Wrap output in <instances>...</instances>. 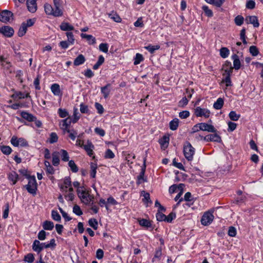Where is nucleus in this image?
<instances>
[{"mask_svg": "<svg viewBox=\"0 0 263 263\" xmlns=\"http://www.w3.org/2000/svg\"><path fill=\"white\" fill-rule=\"evenodd\" d=\"M26 177L28 180V183L25 185L26 189L28 192L35 195L37 190V183L35 176H31L29 175H26Z\"/></svg>", "mask_w": 263, "mask_h": 263, "instance_id": "nucleus-2", "label": "nucleus"}, {"mask_svg": "<svg viewBox=\"0 0 263 263\" xmlns=\"http://www.w3.org/2000/svg\"><path fill=\"white\" fill-rule=\"evenodd\" d=\"M59 153L54 152L52 153V164L54 166H58L60 163V159Z\"/></svg>", "mask_w": 263, "mask_h": 263, "instance_id": "nucleus-32", "label": "nucleus"}, {"mask_svg": "<svg viewBox=\"0 0 263 263\" xmlns=\"http://www.w3.org/2000/svg\"><path fill=\"white\" fill-rule=\"evenodd\" d=\"M51 217L52 218L57 221H61V217L60 215L58 213L57 211H52L51 212Z\"/></svg>", "mask_w": 263, "mask_h": 263, "instance_id": "nucleus-47", "label": "nucleus"}, {"mask_svg": "<svg viewBox=\"0 0 263 263\" xmlns=\"http://www.w3.org/2000/svg\"><path fill=\"white\" fill-rule=\"evenodd\" d=\"M11 143L14 146H21L22 147L28 145L27 141L23 138H18L15 136H13L11 139Z\"/></svg>", "mask_w": 263, "mask_h": 263, "instance_id": "nucleus-5", "label": "nucleus"}, {"mask_svg": "<svg viewBox=\"0 0 263 263\" xmlns=\"http://www.w3.org/2000/svg\"><path fill=\"white\" fill-rule=\"evenodd\" d=\"M99 49L101 51L107 53L108 50V46L107 43H101L99 45Z\"/></svg>", "mask_w": 263, "mask_h": 263, "instance_id": "nucleus-60", "label": "nucleus"}, {"mask_svg": "<svg viewBox=\"0 0 263 263\" xmlns=\"http://www.w3.org/2000/svg\"><path fill=\"white\" fill-rule=\"evenodd\" d=\"M230 53L229 50L227 47H222L220 49V55L223 58H226Z\"/></svg>", "mask_w": 263, "mask_h": 263, "instance_id": "nucleus-39", "label": "nucleus"}, {"mask_svg": "<svg viewBox=\"0 0 263 263\" xmlns=\"http://www.w3.org/2000/svg\"><path fill=\"white\" fill-rule=\"evenodd\" d=\"M205 14L208 17H212L213 15L212 11L206 6H203L202 7Z\"/></svg>", "mask_w": 263, "mask_h": 263, "instance_id": "nucleus-50", "label": "nucleus"}, {"mask_svg": "<svg viewBox=\"0 0 263 263\" xmlns=\"http://www.w3.org/2000/svg\"><path fill=\"white\" fill-rule=\"evenodd\" d=\"M169 137L167 136H164L161 140H160L159 143L162 146L166 147L169 142Z\"/></svg>", "mask_w": 263, "mask_h": 263, "instance_id": "nucleus-41", "label": "nucleus"}, {"mask_svg": "<svg viewBox=\"0 0 263 263\" xmlns=\"http://www.w3.org/2000/svg\"><path fill=\"white\" fill-rule=\"evenodd\" d=\"M109 17L113 20L115 22L120 23L121 22V18L118 14L116 13H109Z\"/></svg>", "mask_w": 263, "mask_h": 263, "instance_id": "nucleus-46", "label": "nucleus"}, {"mask_svg": "<svg viewBox=\"0 0 263 263\" xmlns=\"http://www.w3.org/2000/svg\"><path fill=\"white\" fill-rule=\"evenodd\" d=\"M34 260V257L33 254L29 253L25 256L24 260L28 263H32Z\"/></svg>", "mask_w": 263, "mask_h": 263, "instance_id": "nucleus-53", "label": "nucleus"}, {"mask_svg": "<svg viewBox=\"0 0 263 263\" xmlns=\"http://www.w3.org/2000/svg\"><path fill=\"white\" fill-rule=\"evenodd\" d=\"M80 111L82 114H88L89 112V109L87 105H84L82 103L80 104Z\"/></svg>", "mask_w": 263, "mask_h": 263, "instance_id": "nucleus-63", "label": "nucleus"}, {"mask_svg": "<svg viewBox=\"0 0 263 263\" xmlns=\"http://www.w3.org/2000/svg\"><path fill=\"white\" fill-rule=\"evenodd\" d=\"M223 99L221 98H219L214 103L213 107L216 109H220L223 107Z\"/></svg>", "mask_w": 263, "mask_h": 263, "instance_id": "nucleus-31", "label": "nucleus"}, {"mask_svg": "<svg viewBox=\"0 0 263 263\" xmlns=\"http://www.w3.org/2000/svg\"><path fill=\"white\" fill-rule=\"evenodd\" d=\"M41 76L37 75V77L34 80V85L36 90H40L41 89V87L40 86V81Z\"/></svg>", "mask_w": 263, "mask_h": 263, "instance_id": "nucleus-59", "label": "nucleus"}, {"mask_svg": "<svg viewBox=\"0 0 263 263\" xmlns=\"http://www.w3.org/2000/svg\"><path fill=\"white\" fill-rule=\"evenodd\" d=\"M214 219L213 215L210 212H205L201 219V222L204 226L210 224Z\"/></svg>", "mask_w": 263, "mask_h": 263, "instance_id": "nucleus-6", "label": "nucleus"}, {"mask_svg": "<svg viewBox=\"0 0 263 263\" xmlns=\"http://www.w3.org/2000/svg\"><path fill=\"white\" fill-rule=\"evenodd\" d=\"M54 4V8L57 12L59 11L60 16H61L63 14L62 10V0H53Z\"/></svg>", "mask_w": 263, "mask_h": 263, "instance_id": "nucleus-15", "label": "nucleus"}, {"mask_svg": "<svg viewBox=\"0 0 263 263\" xmlns=\"http://www.w3.org/2000/svg\"><path fill=\"white\" fill-rule=\"evenodd\" d=\"M232 58L233 60V68L238 70L240 69L241 65L238 56L236 54H234L232 56Z\"/></svg>", "mask_w": 263, "mask_h": 263, "instance_id": "nucleus-24", "label": "nucleus"}, {"mask_svg": "<svg viewBox=\"0 0 263 263\" xmlns=\"http://www.w3.org/2000/svg\"><path fill=\"white\" fill-rule=\"evenodd\" d=\"M235 23L237 26H241L244 22V18L241 15H237L234 19Z\"/></svg>", "mask_w": 263, "mask_h": 263, "instance_id": "nucleus-49", "label": "nucleus"}, {"mask_svg": "<svg viewBox=\"0 0 263 263\" xmlns=\"http://www.w3.org/2000/svg\"><path fill=\"white\" fill-rule=\"evenodd\" d=\"M27 30V27L25 26V22H23L18 30V35L20 37L23 36L26 33Z\"/></svg>", "mask_w": 263, "mask_h": 263, "instance_id": "nucleus-35", "label": "nucleus"}, {"mask_svg": "<svg viewBox=\"0 0 263 263\" xmlns=\"http://www.w3.org/2000/svg\"><path fill=\"white\" fill-rule=\"evenodd\" d=\"M199 129L203 131H206L211 133H216L217 130L212 125L208 124L205 123H198Z\"/></svg>", "mask_w": 263, "mask_h": 263, "instance_id": "nucleus-10", "label": "nucleus"}, {"mask_svg": "<svg viewBox=\"0 0 263 263\" xmlns=\"http://www.w3.org/2000/svg\"><path fill=\"white\" fill-rule=\"evenodd\" d=\"M58 136L55 133H51L49 139V142L50 143H54L58 141Z\"/></svg>", "mask_w": 263, "mask_h": 263, "instance_id": "nucleus-52", "label": "nucleus"}, {"mask_svg": "<svg viewBox=\"0 0 263 263\" xmlns=\"http://www.w3.org/2000/svg\"><path fill=\"white\" fill-rule=\"evenodd\" d=\"M13 14L11 11L7 10H3L0 13V21L7 23L13 20Z\"/></svg>", "mask_w": 263, "mask_h": 263, "instance_id": "nucleus-4", "label": "nucleus"}, {"mask_svg": "<svg viewBox=\"0 0 263 263\" xmlns=\"http://www.w3.org/2000/svg\"><path fill=\"white\" fill-rule=\"evenodd\" d=\"M195 148L189 142H185L183 146V154L185 158L189 161L193 159Z\"/></svg>", "mask_w": 263, "mask_h": 263, "instance_id": "nucleus-3", "label": "nucleus"}, {"mask_svg": "<svg viewBox=\"0 0 263 263\" xmlns=\"http://www.w3.org/2000/svg\"><path fill=\"white\" fill-rule=\"evenodd\" d=\"M162 255V250L161 248H159L157 249L155 251V255L153 258L152 259V261L154 262L155 259L158 258L159 259Z\"/></svg>", "mask_w": 263, "mask_h": 263, "instance_id": "nucleus-56", "label": "nucleus"}, {"mask_svg": "<svg viewBox=\"0 0 263 263\" xmlns=\"http://www.w3.org/2000/svg\"><path fill=\"white\" fill-rule=\"evenodd\" d=\"M0 33L6 37H10L13 35L14 30L12 27L6 26L0 28Z\"/></svg>", "mask_w": 263, "mask_h": 263, "instance_id": "nucleus-11", "label": "nucleus"}, {"mask_svg": "<svg viewBox=\"0 0 263 263\" xmlns=\"http://www.w3.org/2000/svg\"><path fill=\"white\" fill-rule=\"evenodd\" d=\"M81 37L82 39H86L88 42L89 44H94L96 42L95 37H94L92 35L86 34L82 33L81 34Z\"/></svg>", "mask_w": 263, "mask_h": 263, "instance_id": "nucleus-23", "label": "nucleus"}, {"mask_svg": "<svg viewBox=\"0 0 263 263\" xmlns=\"http://www.w3.org/2000/svg\"><path fill=\"white\" fill-rule=\"evenodd\" d=\"M72 122L71 119L68 117L64 120L62 121L61 124V128L64 130L66 131L67 133H70V130L68 129V127L70 125Z\"/></svg>", "mask_w": 263, "mask_h": 263, "instance_id": "nucleus-16", "label": "nucleus"}, {"mask_svg": "<svg viewBox=\"0 0 263 263\" xmlns=\"http://www.w3.org/2000/svg\"><path fill=\"white\" fill-rule=\"evenodd\" d=\"M59 116L61 118H65L68 116V112L65 109L59 108L58 110Z\"/></svg>", "mask_w": 263, "mask_h": 263, "instance_id": "nucleus-64", "label": "nucleus"}, {"mask_svg": "<svg viewBox=\"0 0 263 263\" xmlns=\"http://www.w3.org/2000/svg\"><path fill=\"white\" fill-rule=\"evenodd\" d=\"M21 117L29 122H32L36 119V117L31 114L23 111L21 114Z\"/></svg>", "mask_w": 263, "mask_h": 263, "instance_id": "nucleus-20", "label": "nucleus"}, {"mask_svg": "<svg viewBox=\"0 0 263 263\" xmlns=\"http://www.w3.org/2000/svg\"><path fill=\"white\" fill-rule=\"evenodd\" d=\"M0 149L4 154L6 155H9L12 152V149L9 146H0Z\"/></svg>", "mask_w": 263, "mask_h": 263, "instance_id": "nucleus-34", "label": "nucleus"}, {"mask_svg": "<svg viewBox=\"0 0 263 263\" xmlns=\"http://www.w3.org/2000/svg\"><path fill=\"white\" fill-rule=\"evenodd\" d=\"M83 146L87 152V155L91 157L93 155L94 145L91 142L88 141L86 144L83 145Z\"/></svg>", "mask_w": 263, "mask_h": 263, "instance_id": "nucleus-17", "label": "nucleus"}, {"mask_svg": "<svg viewBox=\"0 0 263 263\" xmlns=\"http://www.w3.org/2000/svg\"><path fill=\"white\" fill-rule=\"evenodd\" d=\"M59 154L61 155L62 160L65 162L69 161V157L67 152L64 149H61Z\"/></svg>", "mask_w": 263, "mask_h": 263, "instance_id": "nucleus-33", "label": "nucleus"}, {"mask_svg": "<svg viewBox=\"0 0 263 263\" xmlns=\"http://www.w3.org/2000/svg\"><path fill=\"white\" fill-rule=\"evenodd\" d=\"M68 161V166L70 167L71 171L73 173H77L79 170L78 166L75 164L74 161L70 160Z\"/></svg>", "mask_w": 263, "mask_h": 263, "instance_id": "nucleus-45", "label": "nucleus"}, {"mask_svg": "<svg viewBox=\"0 0 263 263\" xmlns=\"http://www.w3.org/2000/svg\"><path fill=\"white\" fill-rule=\"evenodd\" d=\"M104 157L106 159H112L115 157V154L110 149H107L105 153Z\"/></svg>", "mask_w": 263, "mask_h": 263, "instance_id": "nucleus-55", "label": "nucleus"}, {"mask_svg": "<svg viewBox=\"0 0 263 263\" xmlns=\"http://www.w3.org/2000/svg\"><path fill=\"white\" fill-rule=\"evenodd\" d=\"M195 114L197 117H204L208 118L210 116V111L208 109L197 107L195 109Z\"/></svg>", "mask_w": 263, "mask_h": 263, "instance_id": "nucleus-8", "label": "nucleus"}, {"mask_svg": "<svg viewBox=\"0 0 263 263\" xmlns=\"http://www.w3.org/2000/svg\"><path fill=\"white\" fill-rule=\"evenodd\" d=\"M142 194H143V196L144 198L143 199V201L145 202H152V201L150 200V195L148 193H146L145 191H142Z\"/></svg>", "mask_w": 263, "mask_h": 263, "instance_id": "nucleus-62", "label": "nucleus"}, {"mask_svg": "<svg viewBox=\"0 0 263 263\" xmlns=\"http://www.w3.org/2000/svg\"><path fill=\"white\" fill-rule=\"evenodd\" d=\"M73 212L78 216H81L83 214L80 207L77 204L74 205L73 207Z\"/></svg>", "mask_w": 263, "mask_h": 263, "instance_id": "nucleus-58", "label": "nucleus"}, {"mask_svg": "<svg viewBox=\"0 0 263 263\" xmlns=\"http://www.w3.org/2000/svg\"><path fill=\"white\" fill-rule=\"evenodd\" d=\"M45 12L47 15H50L55 17L60 16L59 11L57 12L54 8H53L51 5L46 3L44 5Z\"/></svg>", "mask_w": 263, "mask_h": 263, "instance_id": "nucleus-7", "label": "nucleus"}, {"mask_svg": "<svg viewBox=\"0 0 263 263\" xmlns=\"http://www.w3.org/2000/svg\"><path fill=\"white\" fill-rule=\"evenodd\" d=\"M12 97L13 98H18L20 99H24L25 98H29L30 97L29 93H27L26 95H24V93L22 92H16L15 94H14L12 95Z\"/></svg>", "mask_w": 263, "mask_h": 263, "instance_id": "nucleus-44", "label": "nucleus"}, {"mask_svg": "<svg viewBox=\"0 0 263 263\" xmlns=\"http://www.w3.org/2000/svg\"><path fill=\"white\" fill-rule=\"evenodd\" d=\"M51 90L55 96L61 95L60 85L58 84L54 83L51 86Z\"/></svg>", "mask_w": 263, "mask_h": 263, "instance_id": "nucleus-26", "label": "nucleus"}, {"mask_svg": "<svg viewBox=\"0 0 263 263\" xmlns=\"http://www.w3.org/2000/svg\"><path fill=\"white\" fill-rule=\"evenodd\" d=\"M179 119L175 118L170 122V128L172 130H175L177 129L179 125Z\"/></svg>", "mask_w": 263, "mask_h": 263, "instance_id": "nucleus-30", "label": "nucleus"}, {"mask_svg": "<svg viewBox=\"0 0 263 263\" xmlns=\"http://www.w3.org/2000/svg\"><path fill=\"white\" fill-rule=\"evenodd\" d=\"M229 118L230 119L234 121L238 120L240 117V115L237 114L235 111H231L229 114Z\"/></svg>", "mask_w": 263, "mask_h": 263, "instance_id": "nucleus-38", "label": "nucleus"}, {"mask_svg": "<svg viewBox=\"0 0 263 263\" xmlns=\"http://www.w3.org/2000/svg\"><path fill=\"white\" fill-rule=\"evenodd\" d=\"M60 28L61 30L68 32V31H71L74 30L73 26L71 25L68 23L62 22L60 26Z\"/></svg>", "mask_w": 263, "mask_h": 263, "instance_id": "nucleus-22", "label": "nucleus"}, {"mask_svg": "<svg viewBox=\"0 0 263 263\" xmlns=\"http://www.w3.org/2000/svg\"><path fill=\"white\" fill-rule=\"evenodd\" d=\"M222 70H223L226 74H231L233 72V67L232 66L231 63L227 61L223 65Z\"/></svg>", "mask_w": 263, "mask_h": 263, "instance_id": "nucleus-19", "label": "nucleus"}, {"mask_svg": "<svg viewBox=\"0 0 263 263\" xmlns=\"http://www.w3.org/2000/svg\"><path fill=\"white\" fill-rule=\"evenodd\" d=\"M77 192L79 197L86 204H89L93 198L83 186L77 189Z\"/></svg>", "mask_w": 263, "mask_h": 263, "instance_id": "nucleus-1", "label": "nucleus"}, {"mask_svg": "<svg viewBox=\"0 0 263 263\" xmlns=\"http://www.w3.org/2000/svg\"><path fill=\"white\" fill-rule=\"evenodd\" d=\"M18 178V174L14 171L10 172L8 175V179L13 182V184H15L16 183Z\"/></svg>", "mask_w": 263, "mask_h": 263, "instance_id": "nucleus-27", "label": "nucleus"}, {"mask_svg": "<svg viewBox=\"0 0 263 263\" xmlns=\"http://www.w3.org/2000/svg\"><path fill=\"white\" fill-rule=\"evenodd\" d=\"M43 228L45 230H52L54 228V223L51 221L46 220L43 223Z\"/></svg>", "mask_w": 263, "mask_h": 263, "instance_id": "nucleus-29", "label": "nucleus"}, {"mask_svg": "<svg viewBox=\"0 0 263 263\" xmlns=\"http://www.w3.org/2000/svg\"><path fill=\"white\" fill-rule=\"evenodd\" d=\"M145 161H146V159H145L144 160V164H143V166H142L140 173L137 176V183L138 184H140L146 181V180L144 179V174L145 172V169H146Z\"/></svg>", "mask_w": 263, "mask_h": 263, "instance_id": "nucleus-12", "label": "nucleus"}, {"mask_svg": "<svg viewBox=\"0 0 263 263\" xmlns=\"http://www.w3.org/2000/svg\"><path fill=\"white\" fill-rule=\"evenodd\" d=\"M89 225L92 227L94 230L98 229V221L95 218H91L88 221Z\"/></svg>", "mask_w": 263, "mask_h": 263, "instance_id": "nucleus-43", "label": "nucleus"}, {"mask_svg": "<svg viewBox=\"0 0 263 263\" xmlns=\"http://www.w3.org/2000/svg\"><path fill=\"white\" fill-rule=\"evenodd\" d=\"M85 58L84 56L81 54H79L74 60L73 64L74 66H79L83 64L85 61Z\"/></svg>", "mask_w": 263, "mask_h": 263, "instance_id": "nucleus-25", "label": "nucleus"}, {"mask_svg": "<svg viewBox=\"0 0 263 263\" xmlns=\"http://www.w3.org/2000/svg\"><path fill=\"white\" fill-rule=\"evenodd\" d=\"M66 35L67 37V41L70 45H73L74 43L75 39L73 33L71 32H66Z\"/></svg>", "mask_w": 263, "mask_h": 263, "instance_id": "nucleus-40", "label": "nucleus"}, {"mask_svg": "<svg viewBox=\"0 0 263 263\" xmlns=\"http://www.w3.org/2000/svg\"><path fill=\"white\" fill-rule=\"evenodd\" d=\"M104 58L103 55H101L99 57L97 62L93 65V69L96 70L104 63Z\"/></svg>", "mask_w": 263, "mask_h": 263, "instance_id": "nucleus-37", "label": "nucleus"}, {"mask_svg": "<svg viewBox=\"0 0 263 263\" xmlns=\"http://www.w3.org/2000/svg\"><path fill=\"white\" fill-rule=\"evenodd\" d=\"M73 118L71 120L73 123H76L80 118L78 110L76 108H74L73 109Z\"/></svg>", "mask_w": 263, "mask_h": 263, "instance_id": "nucleus-48", "label": "nucleus"}, {"mask_svg": "<svg viewBox=\"0 0 263 263\" xmlns=\"http://www.w3.org/2000/svg\"><path fill=\"white\" fill-rule=\"evenodd\" d=\"M139 224L142 227H146L147 228H152L153 229L154 228L152 227L151 222L146 219H141L139 220Z\"/></svg>", "mask_w": 263, "mask_h": 263, "instance_id": "nucleus-28", "label": "nucleus"}, {"mask_svg": "<svg viewBox=\"0 0 263 263\" xmlns=\"http://www.w3.org/2000/svg\"><path fill=\"white\" fill-rule=\"evenodd\" d=\"M188 102V99L186 97H184L179 102L178 106L183 107L187 104Z\"/></svg>", "mask_w": 263, "mask_h": 263, "instance_id": "nucleus-61", "label": "nucleus"}, {"mask_svg": "<svg viewBox=\"0 0 263 263\" xmlns=\"http://www.w3.org/2000/svg\"><path fill=\"white\" fill-rule=\"evenodd\" d=\"M41 245H42L39 240H35L32 245V249L38 253H40L44 249V247H42Z\"/></svg>", "mask_w": 263, "mask_h": 263, "instance_id": "nucleus-21", "label": "nucleus"}, {"mask_svg": "<svg viewBox=\"0 0 263 263\" xmlns=\"http://www.w3.org/2000/svg\"><path fill=\"white\" fill-rule=\"evenodd\" d=\"M90 168H91L90 176L92 178H94L96 177L97 169V164L96 163L91 162L90 163Z\"/></svg>", "mask_w": 263, "mask_h": 263, "instance_id": "nucleus-36", "label": "nucleus"}, {"mask_svg": "<svg viewBox=\"0 0 263 263\" xmlns=\"http://www.w3.org/2000/svg\"><path fill=\"white\" fill-rule=\"evenodd\" d=\"M111 91V84H107L101 88V91L104 98L108 97Z\"/></svg>", "mask_w": 263, "mask_h": 263, "instance_id": "nucleus-18", "label": "nucleus"}, {"mask_svg": "<svg viewBox=\"0 0 263 263\" xmlns=\"http://www.w3.org/2000/svg\"><path fill=\"white\" fill-rule=\"evenodd\" d=\"M156 217L157 220L159 221H165L166 215L160 212L159 211L156 213Z\"/></svg>", "mask_w": 263, "mask_h": 263, "instance_id": "nucleus-51", "label": "nucleus"}, {"mask_svg": "<svg viewBox=\"0 0 263 263\" xmlns=\"http://www.w3.org/2000/svg\"><path fill=\"white\" fill-rule=\"evenodd\" d=\"M143 60V57L141 54L137 53L135 58L134 64V65H138Z\"/></svg>", "mask_w": 263, "mask_h": 263, "instance_id": "nucleus-54", "label": "nucleus"}, {"mask_svg": "<svg viewBox=\"0 0 263 263\" xmlns=\"http://www.w3.org/2000/svg\"><path fill=\"white\" fill-rule=\"evenodd\" d=\"M160 47L159 45L154 46L152 45H149L147 46L144 47V48L151 53H153L155 50L159 49Z\"/></svg>", "mask_w": 263, "mask_h": 263, "instance_id": "nucleus-42", "label": "nucleus"}, {"mask_svg": "<svg viewBox=\"0 0 263 263\" xmlns=\"http://www.w3.org/2000/svg\"><path fill=\"white\" fill-rule=\"evenodd\" d=\"M36 0H27L28 10L31 13H34L37 10Z\"/></svg>", "mask_w": 263, "mask_h": 263, "instance_id": "nucleus-13", "label": "nucleus"}, {"mask_svg": "<svg viewBox=\"0 0 263 263\" xmlns=\"http://www.w3.org/2000/svg\"><path fill=\"white\" fill-rule=\"evenodd\" d=\"M250 53L253 56H256L259 53V51L255 46H251L249 48Z\"/></svg>", "mask_w": 263, "mask_h": 263, "instance_id": "nucleus-57", "label": "nucleus"}, {"mask_svg": "<svg viewBox=\"0 0 263 263\" xmlns=\"http://www.w3.org/2000/svg\"><path fill=\"white\" fill-rule=\"evenodd\" d=\"M214 134H210L204 137L201 136V139H203L204 141L209 142H220L221 141V137L219 135L214 133Z\"/></svg>", "mask_w": 263, "mask_h": 263, "instance_id": "nucleus-9", "label": "nucleus"}, {"mask_svg": "<svg viewBox=\"0 0 263 263\" xmlns=\"http://www.w3.org/2000/svg\"><path fill=\"white\" fill-rule=\"evenodd\" d=\"M246 21L248 24H251L254 27H258L259 25L258 18L256 16H249L246 17Z\"/></svg>", "mask_w": 263, "mask_h": 263, "instance_id": "nucleus-14", "label": "nucleus"}]
</instances>
